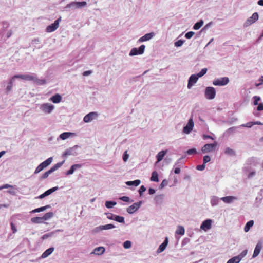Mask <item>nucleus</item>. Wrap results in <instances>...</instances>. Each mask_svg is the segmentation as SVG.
I'll return each instance as SVG.
<instances>
[{
  "label": "nucleus",
  "instance_id": "13d9d810",
  "mask_svg": "<svg viewBox=\"0 0 263 263\" xmlns=\"http://www.w3.org/2000/svg\"><path fill=\"white\" fill-rule=\"evenodd\" d=\"M168 184V181L166 179H164L159 186L160 189H162L165 186H166Z\"/></svg>",
  "mask_w": 263,
  "mask_h": 263
},
{
  "label": "nucleus",
  "instance_id": "0e129e2a",
  "mask_svg": "<svg viewBox=\"0 0 263 263\" xmlns=\"http://www.w3.org/2000/svg\"><path fill=\"white\" fill-rule=\"evenodd\" d=\"M254 125L253 122H248L246 124H242L240 126L250 128Z\"/></svg>",
  "mask_w": 263,
  "mask_h": 263
},
{
  "label": "nucleus",
  "instance_id": "680f3d73",
  "mask_svg": "<svg viewBox=\"0 0 263 263\" xmlns=\"http://www.w3.org/2000/svg\"><path fill=\"white\" fill-rule=\"evenodd\" d=\"M75 171L74 169L71 166L69 170H68L67 172H65V175L67 176L72 175L74 172Z\"/></svg>",
  "mask_w": 263,
  "mask_h": 263
},
{
  "label": "nucleus",
  "instance_id": "3c124183",
  "mask_svg": "<svg viewBox=\"0 0 263 263\" xmlns=\"http://www.w3.org/2000/svg\"><path fill=\"white\" fill-rule=\"evenodd\" d=\"M213 22H210V23H209L208 24H207L206 25H205L201 29V31H203V32H205L206 31V30L209 28L212 25H213Z\"/></svg>",
  "mask_w": 263,
  "mask_h": 263
},
{
  "label": "nucleus",
  "instance_id": "a211bd4d",
  "mask_svg": "<svg viewBox=\"0 0 263 263\" xmlns=\"http://www.w3.org/2000/svg\"><path fill=\"white\" fill-rule=\"evenodd\" d=\"M199 78L197 74H192L188 80L187 88L191 89L193 85L197 82Z\"/></svg>",
  "mask_w": 263,
  "mask_h": 263
},
{
  "label": "nucleus",
  "instance_id": "0eeeda50",
  "mask_svg": "<svg viewBox=\"0 0 263 263\" xmlns=\"http://www.w3.org/2000/svg\"><path fill=\"white\" fill-rule=\"evenodd\" d=\"M217 145V142L215 141L213 143H208L205 144L201 148L203 153H207L214 151Z\"/></svg>",
  "mask_w": 263,
  "mask_h": 263
},
{
  "label": "nucleus",
  "instance_id": "7ed1b4c3",
  "mask_svg": "<svg viewBox=\"0 0 263 263\" xmlns=\"http://www.w3.org/2000/svg\"><path fill=\"white\" fill-rule=\"evenodd\" d=\"M248 252V250H244L240 254L236 256H234L230 259L227 262V263H239L241 259L246 256Z\"/></svg>",
  "mask_w": 263,
  "mask_h": 263
},
{
  "label": "nucleus",
  "instance_id": "79ce46f5",
  "mask_svg": "<svg viewBox=\"0 0 263 263\" xmlns=\"http://www.w3.org/2000/svg\"><path fill=\"white\" fill-rule=\"evenodd\" d=\"M185 232V230L183 227L179 226L176 231V234L178 235H183Z\"/></svg>",
  "mask_w": 263,
  "mask_h": 263
},
{
  "label": "nucleus",
  "instance_id": "4468645a",
  "mask_svg": "<svg viewBox=\"0 0 263 263\" xmlns=\"http://www.w3.org/2000/svg\"><path fill=\"white\" fill-rule=\"evenodd\" d=\"M40 108L44 112L50 114L54 109V106L53 105L50 103H45L42 104Z\"/></svg>",
  "mask_w": 263,
  "mask_h": 263
},
{
  "label": "nucleus",
  "instance_id": "7c9ffc66",
  "mask_svg": "<svg viewBox=\"0 0 263 263\" xmlns=\"http://www.w3.org/2000/svg\"><path fill=\"white\" fill-rule=\"evenodd\" d=\"M237 127L233 126L228 128L225 132L224 133V135L226 136H228L230 135L233 134L236 132V129Z\"/></svg>",
  "mask_w": 263,
  "mask_h": 263
},
{
  "label": "nucleus",
  "instance_id": "a18cd8bd",
  "mask_svg": "<svg viewBox=\"0 0 263 263\" xmlns=\"http://www.w3.org/2000/svg\"><path fill=\"white\" fill-rule=\"evenodd\" d=\"M34 81L36 83L37 85H44L46 84V81L45 79H39L37 78L36 75H35V79H34Z\"/></svg>",
  "mask_w": 263,
  "mask_h": 263
},
{
  "label": "nucleus",
  "instance_id": "39448f33",
  "mask_svg": "<svg viewBox=\"0 0 263 263\" xmlns=\"http://www.w3.org/2000/svg\"><path fill=\"white\" fill-rule=\"evenodd\" d=\"M79 147L78 145H75L73 147L67 148L62 154V157H66L69 155L76 156L78 154L77 149Z\"/></svg>",
  "mask_w": 263,
  "mask_h": 263
},
{
  "label": "nucleus",
  "instance_id": "a19ab883",
  "mask_svg": "<svg viewBox=\"0 0 263 263\" xmlns=\"http://www.w3.org/2000/svg\"><path fill=\"white\" fill-rule=\"evenodd\" d=\"M115 228H116V226L112 224H107L106 225L99 226V228L102 229V230H109Z\"/></svg>",
  "mask_w": 263,
  "mask_h": 263
},
{
  "label": "nucleus",
  "instance_id": "338daca9",
  "mask_svg": "<svg viewBox=\"0 0 263 263\" xmlns=\"http://www.w3.org/2000/svg\"><path fill=\"white\" fill-rule=\"evenodd\" d=\"M75 171L81 168L83 166V164H76L72 165Z\"/></svg>",
  "mask_w": 263,
  "mask_h": 263
},
{
  "label": "nucleus",
  "instance_id": "6ab92c4d",
  "mask_svg": "<svg viewBox=\"0 0 263 263\" xmlns=\"http://www.w3.org/2000/svg\"><path fill=\"white\" fill-rule=\"evenodd\" d=\"M58 189H59L58 186H55V187L51 188V189L47 190L46 191H45L44 193L40 195L38 197H36V198L43 199V198L46 197V196L51 194L52 193H53L54 192L58 190Z\"/></svg>",
  "mask_w": 263,
  "mask_h": 263
},
{
  "label": "nucleus",
  "instance_id": "37998d69",
  "mask_svg": "<svg viewBox=\"0 0 263 263\" xmlns=\"http://www.w3.org/2000/svg\"><path fill=\"white\" fill-rule=\"evenodd\" d=\"M117 204V202L114 201H107L105 205L107 208L110 209Z\"/></svg>",
  "mask_w": 263,
  "mask_h": 263
},
{
  "label": "nucleus",
  "instance_id": "f8f14e48",
  "mask_svg": "<svg viewBox=\"0 0 263 263\" xmlns=\"http://www.w3.org/2000/svg\"><path fill=\"white\" fill-rule=\"evenodd\" d=\"M61 20V17H60L59 18L56 20L53 23L48 26L46 27V31L47 32H52L54 31L59 27V23Z\"/></svg>",
  "mask_w": 263,
  "mask_h": 263
},
{
  "label": "nucleus",
  "instance_id": "6e6552de",
  "mask_svg": "<svg viewBox=\"0 0 263 263\" xmlns=\"http://www.w3.org/2000/svg\"><path fill=\"white\" fill-rule=\"evenodd\" d=\"M105 214L108 219L114 220L119 223H125V218L123 216L115 215L111 213H106Z\"/></svg>",
  "mask_w": 263,
  "mask_h": 263
},
{
  "label": "nucleus",
  "instance_id": "6e6d98bb",
  "mask_svg": "<svg viewBox=\"0 0 263 263\" xmlns=\"http://www.w3.org/2000/svg\"><path fill=\"white\" fill-rule=\"evenodd\" d=\"M254 100V105H257L258 104V101H259L261 99L260 97L259 96H255L253 98Z\"/></svg>",
  "mask_w": 263,
  "mask_h": 263
},
{
  "label": "nucleus",
  "instance_id": "1a4fd4ad",
  "mask_svg": "<svg viewBox=\"0 0 263 263\" xmlns=\"http://www.w3.org/2000/svg\"><path fill=\"white\" fill-rule=\"evenodd\" d=\"M145 46L141 45L139 48H133L130 51L129 55L130 56H134L137 55L142 54L145 50Z\"/></svg>",
  "mask_w": 263,
  "mask_h": 263
},
{
  "label": "nucleus",
  "instance_id": "49530a36",
  "mask_svg": "<svg viewBox=\"0 0 263 263\" xmlns=\"http://www.w3.org/2000/svg\"><path fill=\"white\" fill-rule=\"evenodd\" d=\"M225 153L226 154L231 155V156H235V151L230 147H227L225 150Z\"/></svg>",
  "mask_w": 263,
  "mask_h": 263
},
{
  "label": "nucleus",
  "instance_id": "ea45409f",
  "mask_svg": "<svg viewBox=\"0 0 263 263\" xmlns=\"http://www.w3.org/2000/svg\"><path fill=\"white\" fill-rule=\"evenodd\" d=\"M163 198H164L163 194H160V195H157L155 197V200L156 204H161L162 202Z\"/></svg>",
  "mask_w": 263,
  "mask_h": 263
},
{
  "label": "nucleus",
  "instance_id": "de8ad7c7",
  "mask_svg": "<svg viewBox=\"0 0 263 263\" xmlns=\"http://www.w3.org/2000/svg\"><path fill=\"white\" fill-rule=\"evenodd\" d=\"M207 71H208L207 68H204L202 69L197 74V75L199 78L202 77L206 73Z\"/></svg>",
  "mask_w": 263,
  "mask_h": 263
},
{
  "label": "nucleus",
  "instance_id": "e2e57ef3",
  "mask_svg": "<svg viewBox=\"0 0 263 263\" xmlns=\"http://www.w3.org/2000/svg\"><path fill=\"white\" fill-rule=\"evenodd\" d=\"M120 199L123 201H124V202H133L134 200H131L130 201V199L127 196H122L120 198Z\"/></svg>",
  "mask_w": 263,
  "mask_h": 263
},
{
  "label": "nucleus",
  "instance_id": "473e14b6",
  "mask_svg": "<svg viewBox=\"0 0 263 263\" xmlns=\"http://www.w3.org/2000/svg\"><path fill=\"white\" fill-rule=\"evenodd\" d=\"M166 152L167 151H161L157 154L156 158L158 162L161 161L163 159Z\"/></svg>",
  "mask_w": 263,
  "mask_h": 263
},
{
  "label": "nucleus",
  "instance_id": "4be33fe9",
  "mask_svg": "<svg viewBox=\"0 0 263 263\" xmlns=\"http://www.w3.org/2000/svg\"><path fill=\"white\" fill-rule=\"evenodd\" d=\"M168 243V237H166L163 243H162L158 248L157 250V253H160L162 252L166 248Z\"/></svg>",
  "mask_w": 263,
  "mask_h": 263
},
{
  "label": "nucleus",
  "instance_id": "2f4dec72",
  "mask_svg": "<svg viewBox=\"0 0 263 263\" xmlns=\"http://www.w3.org/2000/svg\"><path fill=\"white\" fill-rule=\"evenodd\" d=\"M50 207H51L50 205H47L45 206H42V207H40V208H38L35 209H34V210H32L30 212V213H35L43 212V211L46 210V209L50 208Z\"/></svg>",
  "mask_w": 263,
  "mask_h": 263
},
{
  "label": "nucleus",
  "instance_id": "423d86ee",
  "mask_svg": "<svg viewBox=\"0 0 263 263\" xmlns=\"http://www.w3.org/2000/svg\"><path fill=\"white\" fill-rule=\"evenodd\" d=\"M204 95L209 100L213 99L216 96L215 89L213 87H207L205 89Z\"/></svg>",
  "mask_w": 263,
  "mask_h": 263
},
{
  "label": "nucleus",
  "instance_id": "f704fd0d",
  "mask_svg": "<svg viewBox=\"0 0 263 263\" xmlns=\"http://www.w3.org/2000/svg\"><path fill=\"white\" fill-rule=\"evenodd\" d=\"M141 183V181L139 179L135 180L134 181H128L125 182L126 184L128 186H138Z\"/></svg>",
  "mask_w": 263,
  "mask_h": 263
},
{
  "label": "nucleus",
  "instance_id": "09e8293b",
  "mask_svg": "<svg viewBox=\"0 0 263 263\" xmlns=\"http://www.w3.org/2000/svg\"><path fill=\"white\" fill-rule=\"evenodd\" d=\"M185 42V40H179L174 43V45L176 47H181Z\"/></svg>",
  "mask_w": 263,
  "mask_h": 263
},
{
  "label": "nucleus",
  "instance_id": "603ef678",
  "mask_svg": "<svg viewBox=\"0 0 263 263\" xmlns=\"http://www.w3.org/2000/svg\"><path fill=\"white\" fill-rule=\"evenodd\" d=\"M256 163V159L254 158H250L247 160V164H253V165H255Z\"/></svg>",
  "mask_w": 263,
  "mask_h": 263
},
{
  "label": "nucleus",
  "instance_id": "864d4df0",
  "mask_svg": "<svg viewBox=\"0 0 263 263\" xmlns=\"http://www.w3.org/2000/svg\"><path fill=\"white\" fill-rule=\"evenodd\" d=\"M132 242L129 240H126L123 243V247L125 249H129L131 247Z\"/></svg>",
  "mask_w": 263,
  "mask_h": 263
},
{
  "label": "nucleus",
  "instance_id": "c03bdc74",
  "mask_svg": "<svg viewBox=\"0 0 263 263\" xmlns=\"http://www.w3.org/2000/svg\"><path fill=\"white\" fill-rule=\"evenodd\" d=\"M54 214L53 212H50L46 213L45 214V215L43 216V218L44 219V220H48L52 217H53Z\"/></svg>",
  "mask_w": 263,
  "mask_h": 263
},
{
  "label": "nucleus",
  "instance_id": "bb28decb",
  "mask_svg": "<svg viewBox=\"0 0 263 263\" xmlns=\"http://www.w3.org/2000/svg\"><path fill=\"white\" fill-rule=\"evenodd\" d=\"M76 135L74 133L71 132H64L60 135V138L62 140H65L69 138L70 136H74Z\"/></svg>",
  "mask_w": 263,
  "mask_h": 263
},
{
  "label": "nucleus",
  "instance_id": "2eb2a0df",
  "mask_svg": "<svg viewBox=\"0 0 263 263\" xmlns=\"http://www.w3.org/2000/svg\"><path fill=\"white\" fill-rule=\"evenodd\" d=\"M35 75L36 74L35 73H32L31 74H17L13 76V78L34 81V79H35Z\"/></svg>",
  "mask_w": 263,
  "mask_h": 263
},
{
  "label": "nucleus",
  "instance_id": "dca6fc26",
  "mask_svg": "<svg viewBox=\"0 0 263 263\" xmlns=\"http://www.w3.org/2000/svg\"><path fill=\"white\" fill-rule=\"evenodd\" d=\"M194 121L192 118H190L187 124L183 127V132L185 134H189L193 130L194 127Z\"/></svg>",
  "mask_w": 263,
  "mask_h": 263
},
{
  "label": "nucleus",
  "instance_id": "69168bd1",
  "mask_svg": "<svg viewBox=\"0 0 263 263\" xmlns=\"http://www.w3.org/2000/svg\"><path fill=\"white\" fill-rule=\"evenodd\" d=\"M190 239L189 238L186 237V238H184L181 242L182 247L189 243L190 242Z\"/></svg>",
  "mask_w": 263,
  "mask_h": 263
},
{
  "label": "nucleus",
  "instance_id": "393cba45",
  "mask_svg": "<svg viewBox=\"0 0 263 263\" xmlns=\"http://www.w3.org/2000/svg\"><path fill=\"white\" fill-rule=\"evenodd\" d=\"M105 248L103 247H98L94 249L91 254H94L95 255H102L105 252Z\"/></svg>",
  "mask_w": 263,
  "mask_h": 263
},
{
  "label": "nucleus",
  "instance_id": "5fc2aeb1",
  "mask_svg": "<svg viewBox=\"0 0 263 263\" xmlns=\"http://www.w3.org/2000/svg\"><path fill=\"white\" fill-rule=\"evenodd\" d=\"M186 153L187 155H191L196 154L197 151L195 148H193L188 149Z\"/></svg>",
  "mask_w": 263,
  "mask_h": 263
},
{
  "label": "nucleus",
  "instance_id": "72a5a7b5",
  "mask_svg": "<svg viewBox=\"0 0 263 263\" xmlns=\"http://www.w3.org/2000/svg\"><path fill=\"white\" fill-rule=\"evenodd\" d=\"M44 221L43 217H35L31 219V221L33 223H42Z\"/></svg>",
  "mask_w": 263,
  "mask_h": 263
},
{
  "label": "nucleus",
  "instance_id": "58836bf2",
  "mask_svg": "<svg viewBox=\"0 0 263 263\" xmlns=\"http://www.w3.org/2000/svg\"><path fill=\"white\" fill-rule=\"evenodd\" d=\"M203 21L202 20H200L198 22L196 23L193 26V29L194 30H198L200 28L203 24Z\"/></svg>",
  "mask_w": 263,
  "mask_h": 263
},
{
  "label": "nucleus",
  "instance_id": "f03ea898",
  "mask_svg": "<svg viewBox=\"0 0 263 263\" xmlns=\"http://www.w3.org/2000/svg\"><path fill=\"white\" fill-rule=\"evenodd\" d=\"M52 160H53L52 157H49L47 159H46L45 161L42 162L36 168L34 173L37 174V173H40V172H41L44 168H46L48 165H49L52 162Z\"/></svg>",
  "mask_w": 263,
  "mask_h": 263
},
{
  "label": "nucleus",
  "instance_id": "b1692460",
  "mask_svg": "<svg viewBox=\"0 0 263 263\" xmlns=\"http://www.w3.org/2000/svg\"><path fill=\"white\" fill-rule=\"evenodd\" d=\"M220 200H221V198H219L216 196H212L211 197L210 203L212 206H215L219 204Z\"/></svg>",
  "mask_w": 263,
  "mask_h": 263
},
{
  "label": "nucleus",
  "instance_id": "c85d7f7f",
  "mask_svg": "<svg viewBox=\"0 0 263 263\" xmlns=\"http://www.w3.org/2000/svg\"><path fill=\"white\" fill-rule=\"evenodd\" d=\"M54 248L53 247H50L47 249L45 252L43 253L41 255L42 258H45L50 255L54 251Z\"/></svg>",
  "mask_w": 263,
  "mask_h": 263
},
{
  "label": "nucleus",
  "instance_id": "052dcab7",
  "mask_svg": "<svg viewBox=\"0 0 263 263\" xmlns=\"http://www.w3.org/2000/svg\"><path fill=\"white\" fill-rule=\"evenodd\" d=\"M211 161V158L209 156L206 155L203 157V163L205 165V164Z\"/></svg>",
  "mask_w": 263,
  "mask_h": 263
},
{
  "label": "nucleus",
  "instance_id": "a878e982",
  "mask_svg": "<svg viewBox=\"0 0 263 263\" xmlns=\"http://www.w3.org/2000/svg\"><path fill=\"white\" fill-rule=\"evenodd\" d=\"M63 230L58 229V230H57L55 231H52V232H51L50 233H47V234H45L43 235L42 236L41 238L43 240H44V239H47L48 237H52L57 232H63Z\"/></svg>",
  "mask_w": 263,
  "mask_h": 263
},
{
  "label": "nucleus",
  "instance_id": "5701e85b",
  "mask_svg": "<svg viewBox=\"0 0 263 263\" xmlns=\"http://www.w3.org/2000/svg\"><path fill=\"white\" fill-rule=\"evenodd\" d=\"M221 200L226 203H231L234 201L237 200V198L235 196H228L221 198Z\"/></svg>",
  "mask_w": 263,
  "mask_h": 263
},
{
  "label": "nucleus",
  "instance_id": "f257e3e1",
  "mask_svg": "<svg viewBox=\"0 0 263 263\" xmlns=\"http://www.w3.org/2000/svg\"><path fill=\"white\" fill-rule=\"evenodd\" d=\"M87 3L85 1L82 2H72L67 4L64 8L65 10L69 11L70 10H74L76 9H80L83 7H86Z\"/></svg>",
  "mask_w": 263,
  "mask_h": 263
},
{
  "label": "nucleus",
  "instance_id": "4d7b16f0",
  "mask_svg": "<svg viewBox=\"0 0 263 263\" xmlns=\"http://www.w3.org/2000/svg\"><path fill=\"white\" fill-rule=\"evenodd\" d=\"M195 32L193 31H189L185 33V37L187 39H190L195 34Z\"/></svg>",
  "mask_w": 263,
  "mask_h": 263
},
{
  "label": "nucleus",
  "instance_id": "f3484780",
  "mask_svg": "<svg viewBox=\"0 0 263 263\" xmlns=\"http://www.w3.org/2000/svg\"><path fill=\"white\" fill-rule=\"evenodd\" d=\"M98 116L96 112H90L84 116L83 121L85 123H88L95 119Z\"/></svg>",
  "mask_w": 263,
  "mask_h": 263
},
{
  "label": "nucleus",
  "instance_id": "4c0bfd02",
  "mask_svg": "<svg viewBox=\"0 0 263 263\" xmlns=\"http://www.w3.org/2000/svg\"><path fill=\"white\" fill-rule=\"evenodd\" d=\"M150 180L154 182H158V174L156 171L153 172L152 174V176L151 177Z\"/></svg>",
  "mask_w": 263,
  "mask_h": 263
},
{
  "label": "nucleus",
  "instance_id": "cd10ccee",
  "mask_svg": "<svg viewBox=\"0 0 263 263\" xmlns=\"http://www.w3.org/2000/svg\"><path fill=\"white\" fill-rule=\"evenodd\" d=\"M50 100L54 103H58L61 102L62 100V97L60 95L56 93L53 96H52L50 98Z\"/></svg>",
  "mask_w": 263,
  "mask_h": 263
},
{
  "label": "nucleus",
  "instance_id": "ddd939ff",
  "mask_svg": "<svg viewBox=\"0 0 263 263\" xmlns=\"http://www.w3.org/2000/svg\"><path fill=\"white\" fill-rule=\"evenodd\" d=\"M263 248V238L260 239L258 242H257L255 249L254 250V252L252 255L253 258L256 257L260 252L261 250Z\"/></svg>",
  "mask_w": 263,
  "mask_h": 263
},
{
  "label": "nucleus",
  "instance_id": "412c9836",
  "mask_svg": "<svg viewBox=\"0 0 263 263\" xmlns=\"http://www.w3.org/2000/svg\"><path fill=\"white\" fill-rule=\"evenodd\" d=\"M212 220L206 219L202 222L200 226V229L207 231L211 228Z\"/></svg>",
  "mask_w": 263,
  "mask_h": 263
},
{
  "label": "nucleus",
  "instance_id": "aec40b11",
  "mask_svg": "<svg viewBox=\"0 0 263 263\" xmlns=\"http://www.w3.org/2000/svg\"><path fill=\"white\" fill-rule=\"evenodd\" d=\"M155 35V33L154 32H151L145 34L142 36L138 40V42L141 43L145 41H147L150 40Z\"/></svg>",
  "mask_w": 263,
  "mask_h": 263
},
{
  "label": "nucleus",
  "instance_id": "bf43d9fd",
  "mask_svg": "<svg viewBox=\"0 0 263 263\" xmlns=\"http://www.w3.org/2000/svg\"><path fill=\"white\" fill-rule=\"evenodd\" d=\"M146 189L144 185H141L139 190V193L140 196L141 197L143 195V193L146 191Z\"/></svg>",
  "mask_w": 263,
  "mask_h": 263
},
{
  "label": "nucleus",
  "instance_id": "9b49d317",
  "mask_svg": "<svg viewBox=\"0 0 263 263\" xmlns=\"http://www.w3.org/2000/svg\"><path fill=\"white\" fill-rule=\"evenodd\" d=\"M142 204V201H139V202L134 203L132 205L127 208V212L130 214L134 213L140 208Z\"/></svg>",
  "mask_w": 263,
  "mask_h": 263
},
{
  "label": "nucleus",
  "instance_id": "9d476101",
  "mask_svg": "<svg viewBox=\"0 0 263 263\" xmlns=\"http://www.w3.org/2000/svg\"><path fill=\"white\" fill-rule=\"evenodd\" d=\"M258 19V14L254 12L252 15L249 17L243 24V27H247L255 22Z\"/></svg>",
  "mask_w": 263,
  "mask_h": 263
},
{
  "label": "nucleus",
  "instance_id": "8fccbe9b",
  "mask_svg": "<svg viewBox=\"0 0 263 263\" xmlns=\"http://www.w3.org/2000/svg\"><path fill=\"white\" fill-rule=\"evenodd\" d=\"M51 174L50 173V172L48 170V171L46 172L45 173H44L42 176H41L40 177V180H43V179H45L46 178H47L49 175Z\"/></svg>",
  "mask_w": 263,
  "mask_h": 263
},
{
  "label": "nucleus",
  "instance_id": "c9c22d12",
  "mask_svg": "<svg viewBox=\"0 0 263 263\" xmlns=\"http://www.w3.org/2000/svg\"><path fill=\"white\" fill-rule=\"evenodd\" d=\"M16 78H13V76L11 78V79L9 80V82L8 83V85L7 86L6 88V93H8L10 91H11L12 89V86H13V81Z\"/></svg>",
  "mask_w": 263,
  "mask_h": 263
},
{
  "label": "nucleus",
  "instance_id": "e433bc0d",
  "mask_svg": "<svg viewBox=\"0 0 263 263\" xmlns=\"http://www.w3.org/2000/svg\"><path fill=\"white\" fill-rule=\"evenodd\" d=\"M254 221L253 220H250L247 222L246 224L245 228H244V231L246 232H248L250 228L253 226Z\"/></svg>",
  "mask_w": 263,
  "mask_h": 263
},
{
  "label": "nucleus",
  "instance_id": "c756f323",
  "mask_svg": "<svg viewBox=\"0 0 263 263\" xmlns=\"http://www.w3.org/2000/svg\"><path fill=\"white\" fill-rule=\"evenodd\" d=\"M65 160H63V161L57 163L56 164H55L54 166L51 167L50 169L49 170V171L51 173L54 172L59 168H60L61 166H62Z\"/></svg>",
  "mask_w": 263,
  "mask_h": 263
},
{
  "label": "nucleus",
  "instance_id": "20e7f679",
  "mask_svg": "<svg viewBox=\"0 0 263 263\" xmlns=\"http://www.w3.org/2000/svg\"><path fill=\"white\" fill-rule=\"evenodd\" d=\"M229 82L228 77H224L219 79H214L213 81V84L214 86H223L228 84Z\"/></svg>",
  "mask_w": 263,
  "mask_h": 263
},
{
  "label": "nucleus",
  "instance_id": "774afa93",
  "mask_svg": "<svg viewBox=\"0 0 263 263\" xmlns=\"http://www.w3.org/2000/svg\"><path fill=\"white\" fill-rule=\"evenodd\" d=\"M128 157H129V155L127 154V151H126L124 152V153L123 155L122 158H123V161L125 162L127 161V160L128 159Z\"/></svg>",
  "mask_w": 263,
  "mask_h": 263
}]
</instances>
